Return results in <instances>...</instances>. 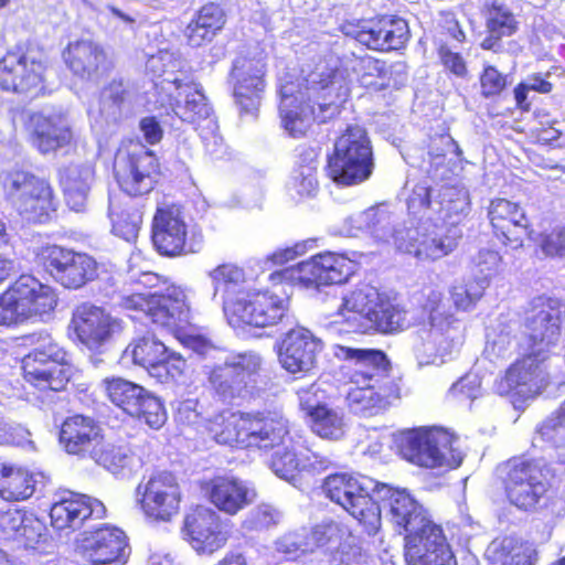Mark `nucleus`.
I'll use <instances>...</instances> for the list:
<instances>
[{
    "label": "nucleus",
    "mask_w": 565,
    "mask_h": 565,
    "mask_svg": "<svg viewBox=\"0 0 565 565\" xmlns=\"http://www.w3.org/2000/svg\"><path fill=\"white\" fill-rule=\"evenodd\" d=\"M399 451L409 462L425 468H457L463 459L458 438L441 429L406 433Z\"/></svg>",
    "instance_id": "ddd939ff"
},
{
    "label": "nucleus",
    "mask_w": 565,
    "mask_h": 565,
    "mask_svg": "<svg viewBox=\"0 0 565 565\" xmlns=\"http://www.w3.org/2000/svg\"><path fill=\"white\" fill-rule=\"evenodd\" d=\"M355 270V264L343 255L324 253L301 262L292 269V278L305 286L341 284Z\"/></svg>",
    "instance_id": "bb28decb"
},
{
    "label": "nucleus",
    "mask_w": 565,
    "mask_h": 565,
    "mask_svg": "<svg viewBox=\"0 0 565 565\" xmlns=\"http://www.w3.org/2000/svg\"><path fill=\"white\" fill-rule=\"evenodd\" d=\"M373 170V151L366 130L359 125L348 126L328 156L327 175L339 185L351 186L369 180Z\"/></svg>",
    "instance_id": "423d86ee"
},
{
    "label": "nucleus",
    "mask_w": 565,
    "mask_h": 565,
    "mask_svg": "<svg viewBox=\"0 0 565 565\" xmlns=\"http://www.w3.org/2000/svg\"><path fill=\"white\" fill-rule=\"evenodd\" d=\"M348 95L349 88L335 71L310 73L297 90L292 83L282 84L281 126L291 137H302L315 122H326L337 116Z\"/></svg>",
    "instance_id": "f03ea898"
},
{
    "label": "nucleus",
    "mask_w": 565,
    "mask_h": 565,
    "mask_svg": "<svg viewBox=\"0 0 565 565\" xmlns=\"http://www.w3.org/2000/svg\"><path fill=\"white\" fill-rule=\"evenodd\" d=\"M334 532L335 526L332 524L317 525L311 530H307V542L310 553L316 548L326 545L331 540Z\"/></svg>",
    "instance_id": "774afa93"
},
{
    "label": "nucleus",
    "mask_w": 565,
    "mask_h": 565,
    "mask_svg": "<svg viewBox=\"0 0 565 565\" xmlns=\"http://www.w3.org/2000/svg\"><path fill=\"white\" fill-rule=\"evenodd\" d=\"M423 295L427 321L415 333L413 352L419 365L443 363L462 345L463 326L440 288H424Z\"/></svg>",
    "instance_id": "7ed1b4c3"
},
{
    "label": "nucleus",
    "mask_w": 565,
    "mask_h": 565,
    "mask_svg": "<svg viewBox=\"0 0 565 565\" xmlns=\"http://www.w3.org/2000/svg\"><path fill=\"white\" fill-rule=\"evenodd\" d=\"M168 348L153 337H142L125 350V356L131 358L137 365L145 367L148 373L163 359Z\"/></svg>",
    "instance_id": "8fccbe9b"
},
{
    "label": "nucleus",
    "mask_w": 565,
    "mask_h": 565,
    "mask_svg": "<svg viewBox=\"0 0 565 565\" xmlns=\"http://www.w3.org/2000/svg\"><path fill=\"white\" fill-rule=\"evenodd\" d=\"M215 294L228 292L232 287L244 281V271L236 265L223 264L210 271Z\"/></svg>",
    "instance_id": "13d9d810"
},
{
    "label": "nucleus",
    "mask_w": 565,
    "mask_h": 565,
    "mask_svg": "<svg viewBox=\"0 0 565 565\" xmlns=\"http://www.w3.org/2000/svg\"><path fill=\"white\" fill-rule=\"evenodd\" d=\"M270 469L277 477L291 481L301 470V459L289 447L278 448L271 456Z\"/></svg>",
    "instance_id": "4d7b16f0"
},
{
    "label": "nucleus",
    "mask_w": 565,
    "mask_h": 565,
    "mask_svg": "<svg viewBox=\"0 0 565 565\" xmlns=\"http://www.w3.org/2000/svg\"><path fill=\"white\" fill-rule=\"evenodd\" d=\"M6 195L18 212L32 222H46L56 210L50 183L28 170L13 168L1 173Z\"/></svg>",
    "instance_id": "9d476101"
},
{
    "label": "nucleus",
    "mask_w": 565,
    "mask_h": 565,
    "mask_svg": "<svg viewBox=\"0 0 565 565\" xmlns=\"http://www.w3.org/2000/svg\"><path fill=\"white\" fill-rule=\"evenodd\" d=\"M433 192L428 186L417 185L407 201L408 211L430 216L438 214L439 218L447 220L469 209L468 192L465 189L443 186L434 199Z\"/></svg>",
    "instance_id": "a878e982"
},
{
    "label": "nucleus",
    "mask_w": 565,
    "mask_h": 565,
    "mask_svg": "<svg viewBox=\"0 0 565 565\" xmlns=\"http://www.w3.org/2000/svg\"><path fill=\"white\" fill-rule=\"evenodd\" d=\"M210 502L221 512L235 515L257 497L256 490L247 482L230 477H216L206 487Z\"/></svg>",
    "instance_id": "72a5a7b5"
},
{
    "label": "nucleus",
    "mask_w": 565,
    "mask_h": 565,
    "mask_svg": "<svg viewBox=\"0 0 565 565\" xmlns=\"http://www.w3.org/2000/svg\"><path fill=\"white\" fill-rule=\"evenodd\" d=\"M277 551L290 558L310 553L307 542V529H301L281 536L277 543Z\"/></svg>",
    "instance_id": "bf43d9fd"
},
{
    "label": "nucleus",
    "mask_w": 565,
    "mask_h": 565,
    "mask_svg": "<svg viewBox=\"0 0 565 565\" xmlns=\"http://www.w3.org/2000/svg\"><path fill=\"white\" fill-rule=\"evenodd\" d=\"M64 61L74 75L93 79L106 63L103 47L90 40L71 42L63 53Z\"/></svg>",
    "instance_id": "4c0bfd02"
},
{
    "label": "nucleus",
    "mask_w": 565,
    "mask_h": 565,
    "mask_svg": "<svg viewBox=\"0 0 565 565\" xmlns=\"http://www.w3.org/2000/svg\"><path fill=\"white\" fill-rule=\"evenodd\" d=\"M102 387L114 405L150 428L159 429L167 422L163 403L145 387L122 377H107L102 381Z\"/></svg>",
    "instance_id": "4468645a"
},
{
    "label": "nucleus",
    "mask_w": 565,
    "mask_h": 565,
    "mask_svg": "<svg viewBox=\"0 0 565 565\" xmlns=\"http://www.w3.org/2000/svg\"><path fill=\"white\" fill-rule=\"evenodd\" d=\"M460 236L456 227L434 223L423 214L417 225L411 222L395 228L393 244L418 262H436L457 248Z\"/></svg>",
    "instance_id": "6e6552de"
},
{
    "label": "nucleus",
    "mask_w": 565,
    "mask_h": 565,
    "mask_svg": "<svg viewBox=\"0 0 565 565\" xmlns=\"http://www.w3.org/2000/svg\"><path fill=\"white\" fill-rule=\"evenodd\" d=\"M380 484L364 476L334 473L324 479L323 491L372 534L379 529V509L375 491Z\"/></svg>",
    "instance_id": "1a4fd4ad"
},
{
    "label": "nucleus",
    "mask_w": 565,
    "mask_h": 565,
    "mask_svg": "<svg viewBox=\"0 0 565 565\" xmlns=\"http://www.w3.org/2000/svg\"><path fill=\"white\" fill-rule=\"evenodd\" d=\"M379 303L377 290L364 285L343 297L340 315L356 331L364 332L365 318H372Z\"/></svg>",
    "instance_id": "37998d69"
},
{
    "label": "nucleus",
    "mask_w": 565,
    "mask_h": 565,
    "mask_svg": "<svg viewBox=\"0 0 565 565\" xmlns=\"http://www.w3.org/2000/svg\"><path fill=\"white\" fill-rule=\"evenodd\" d=\"M224 309L236 322L265 328L281 321L288 312V299L273 292H252L234 301L224 300Z\"/></svg>",
    "instance_id": "5701e85b"
},
{
    "label": "nucleus",
    "mask_w": 565,
    "mask_h": 565,
    "mask_svg": "<svg viewBox=\"0 0 565 565\" xmlns=\"http://www.w3.org/2000/svg\"><path fill=\"white\" fill-rule=\"evenodd\" d=\"M183 539L200 555H212L223 548L231 536V525L207 507H196L185 514Z\"/></svg>",
    "instance_id": "aec40b11"
},
{
    "label": "nucleus",
    "mask_w": 565,
    "mask_h": 565,
    "mask_svg": "<svg viewBox=\"0 0 565 565\" xmlns=\"http://www.w3.org/2000/svg\"><path fill=\"white\" fill-rule=\"evenodd\" d=\"M108 216L116 236L127 242L137 238L142 224V212L131 199L120 201L109 198Z\"/></svg>",
    "instance_id": "c03bdc74"
},
{
    "label": "nucleus",
    "mask_w": 565,
    "mask_h": 565,
    "mask_svg": "<svg viewBox=\"0 0 565 565\" xmlns=\"http://www.w3.org/2000/svg\"><path fill=\"white\" fill-rule=\"evenodd\" d=\"M195 20L215 35L225 24V14L220 6L209 3L201 8Z\"/></svg>",
    "instance_id": "0e129e2a"
},
{
    "label": "nucleus",
    "mask_w": 565,
    "mask_h": 565,
    "mask_svg": "<svg viewBox=\"0 0 565 565\" xmlns=\"http://www.w3.org/2000/svg\"><path fill=\"white\" fill-rule=\"evenodd\" d=\"M57 297L53 288L31 275H22L0 296V326H11L53 311Z\"/></svg>",
    "instance_id": "f8f14e48"
},
{
    "label": "nucleus",
    "mask_w": 565,
    "mask_h": 565,
    "mask_svg": "<svg viewBox=\"0 0 565 565\" xmlns=\"http://www.w3.org/2000/svg\"><path fill=\"white\" fill-rule=\"evenodd\" d=\"M128 96L129 92L122 81H111L102 92L100 113L109 120H117Z\"/></svg>",
    "instance_id": "864d4df0"
},
{
    "label": "nucleus",
    "mask_w": 565,
    "mask_h": 565,
    "mask_svg": "<svg viewBox=\"0 0 565 565\" xmlns=\"http://www.w3.org/2000/svg\"><path fill=\"white\" fill-rule=\"evenodd\" d=\"M33 475L24 470L11 469L0 483V494L7 501H21L29 499L35 491Z\"/></svg>",
    "instance_id": "603ef678"
},
{
    "label": "nucleus",
    "mask_w": 565,
    "mask_h": 565,
    "mask_svg": "<svg viewBox=\"0 0 565 565\" xmlns=\"http://www.w3.org/2000/svg\"><path fill=\"white\" fill-rule=\"evenodd\" d=\"M169 87H163L171 90L173 86L178 92L177 102L172 105L174 114L183 121L205 124L211 117L212 109L206 103L205 96L190 83H184L179 77L167 78Z\"/></svg>",
    "instance_id": "ea45409f"
},
{
    "label": "nucleus",
    "mask_w": 565,
    "mask_h": 565,
    "mask_svg": "<svg viewBox=\"0 0 565 565\" xmlns=\"http://www.w3.org/2000/svg\"><path fill=\"white\" fill-rule=\"evenodd\" d=\"M540 246L546 256L565 255V228L554 230L542 236Z\"/></svg>",
    "instance_id": "338daca9"
},
{
    "label": "nucleus",
    "mask_w": 565,
    "mask_h": 565,
    "mask_svg": "<svg viewBox=\"0 0 565 565\" xmlns=\"http://www.w3.org/2000/svg\"><path fill=\"white\" fill-rule=\"evenodd\" d=\"M281 512L275 507L263 503L255 507L248 515L247 523L252 529H267L276 525L281 520Z\"/></svg>",
    "instance_id": "052dcab7"
},
{
    "label": "nucleus",
    "mask_w": 565,
    "mask_h": 565,
    "mask_svg": "<svg viewBox=\"0 0 565 565\" xmlns=\"http://www.w3.org/2000/svg\"><path fill=\"white\" fill-rule=\"evenodd\" d=\"M565 306L557 299L546 296L534 298L525 317V332L531 349L544 353L557 344L561 338Z\"/></svg>",
    "instance_id": "412c9836"
},
{
    "label": "nucleus",
    "mask_w": 565,
    "mask_h": 565,
    "mask_svg": "<svg viewBox=\"0 0 565 565\" xmlns=\"http://www.w3.org/2000/svg\"><path fill=\"white\" fill-rule=\"evenodd\" d=\"M32 145L41 152L49 153L68 145L73 130L67 114L58 110L34 113L29 119Z\"/></svg>",
    "instance_id": "cd10ccee"
},
{
    "label": "nucleus",
    "mask_w": 565,
    "mask_h": 565,
    "mask_svg": "<svg viewBox=\"0 0 565 565\" xmlns=\"http://www.w3.org/2000/svg\"><path fill=\"white\" fill-rule=\"evenodd\" d=\"M77 548L83 558L93 565L125 563L128 555L127 537L117 527H103L85 534Z\"/></svg>",
    "instance_id": "2f4dec72"
},
{
    "label": "nucleus",
    "mask_w": 565,
    "mask_h": 565,
    "mask_svg": "<svg viewBox=\"0 0 565 565\" xmlns=\"http://www.w3.org/2000/svg\"><path fill=\"white\" fill-rule=\"evenodd\" d=\"M61 185L64 190L66 204L75 212L86 209L87 196L94 180V168L90 163H72L60 172Z\"/></svg>",
    "instance_id": "a19ab883"
},
{
    "label": "nucleus",
    "mask_w": 565,
    "mask_h": 565,
    "mask_svg": "<svg viewBox=\"0 0 565 565\" xmlns=\"http://www.w3.org/2000/svg\"><path fill=\"white\" fill-rule=\"evenodd\" d=\"M311 427L313 433L326 439H339L344 435L343 414L327 405H317L311 411Z\"/></svg>",
    "instance_id": "3c124183"
},
{
    "label": "nucleus",
    "mask_w": 565,
    "mask_h": 565,
    "mask_svg": "<svg viewBox=\"0 0 565 565\" xmlns=\"http://www.w3.org/2000/svg\"><path fill=\"white\" fill-rule=\"evenodd\" d=\"M480 84L483 96H495L507 86V77L493 66H488L480 76Z\"/></svg>",
    "instance_id": "69168bd1"
},
{
    "label": "nucleus",
    "mask_w": 565,
    "mask_h": 565,
    "mask_svg": "<svg viewBox=\"0 0 565 565\" xmlns=\"http://www.w3.org/2000/svg\"><path fill=\"white\" fill-rule=\"evenodd\" d=\"M322 343L309 330L296 328L288 331L281 342L279 361L290 373L309 372L317 364Z\"/></svg>",
    "instance_id": "473e14b6"
},
{
    "label": "nucleus",
    "mask_w": 565,
    "mask_h": 565,
    "mask_svg": "<svg viewBox=\"0 0 565 565\" xmlns=\"http://www.w3.org/2000/svg\"><path fill=\"white\" fill-rule=\"evenodd\" d=\"M375 502L379 523L384 514L399 534H405L407 565H457L441 526L409 492L382 484L375 491Z\"/></svg>",
    "instance_id": "f257e3e1"
},
{
    "label": "nucleus",
    "mask_w": 565,
    "mask_h": 565,
    "mask_svg": "<svg viewBox=\"0 0 565 565\" xmlns=\"http://www.w3.org/2000/svg\"><path fill=\"white\" fill-rule=\"evenodd\" d=\"M263 358L254 351L227 356L222 364L207 372V383L213 393L223 402L231 403L258 394L265 388Z\"/></svg>",
    "instance_id": "0eeeda50"
},
{
    "label": "nucleus",
    "mask_w": 565,
    "mask_h": 565,
    "mask_svg": "<svg viewBox=\"0 0 565 565\" xmlns=\"http://www.w3.org/2000/svg\"><path fill=\"white\" fill-rule=\"evenodd\" d=\"M182 492L170 472H157L136 488V502L143 515L154 522H169L180 511Z\"/></svg>",
    "instance_id": "6ab92c4d"
},
{
    "label": "nucleus",
    "mask_w": 565,
    "mask_h": 565,
    "mask_svg": "<svg viewBox=\"0 0 565 565\" xmlns=\"http://www.w3.org/2000/svg\"><path fill=\"white\" fill-rule=\"evenodd\" d=\"M449 394L459 401H475L481 396V380L476 374H468L451 386Z\"/></svg>",
    "instance_id": "680f3d73"
},
{
    "label": "nucleus",
    "mask_w": 565,
    "mask_h": 565,
    "mask_svg": "<svg viewBox=\"0 0 565 565\" xmlns=\"http://www.w3.org/2000/svg\"><path fill=\"white\" fill-rule=\"evenodd\" d=\"M30 340L35 347L22 360L25 381L41 390L62 391L72 375L66 352L49 333L32 334Z\"/></svg>",
    "instance_id": "9b49d317"
},
{
    "label": "nucleus",
    "mask_w": 565,
    "mask_h": 565,
    "mask_svg": "<svg viewBox=\"0 0 565 565\" xmlns=\"http://www.w3.org/2000/svg\"><path fill=\"white\" fill-rule=\"evenodd\" d=\"M489 32L491 36L500 39L509 36L515 31V20L507 7L493 1L488 10Z\"/></svg>",
    "instance_id": "6e6d98bb"
},
{
    "label": "nucleus",
    "mask_w": 565,
    "mask_h": 565,
    "mask_svg": "<svg viewBox=\"0 0 565 565\" xmlns=\"http://www.w3.org/2000/svg\"><path fill=\"white\" fill-rule=\"evenodd\" d=\"M345 395L348 408L355 415L372 417L384 412L394 392L393 385L349 384Z\"/></svg>",
    "instance_id": "58836bf2"
},
{
    "label": "nucleus",
    "mask_w": 565,
    "mask_h": 565,
    "mask_svg": "<svg viewBox=\"0 0 565 565\" xmlns=\"http://www.w3.org/2000/svg\"><path fill=\"white\" fill-rule=\"evenodd\" d=\"M89 458L114 475L131 472L135 463V457L127 447L103 440L90 450Z\"/></svg>",
    "instance_id": "49530a36"
},
{
    "label": "nucleus",
    "mask_w": 565,
    "mask_h": 565,
    "mask_svg": "<svg viewBox=\"0 0 565 565\" xmlns=\"http://www.w3.org/2000/svg\"><path fill=\"white\" fill-rule=\"evenodd\" d=\"M38 257L54 280L68 289H78L98 276L97 262L86 253L46 245Z\"/></svg>",
    "instance_id": "f3484780"
},
{
    "label": "nucleus",
    "mask_w": 565,
    "mask_h": 565,
    "mask_svg": "<svg viewBox=\"0 0 565 565\" xmlns=\"http://www.w3.org/2000/svg\"><path fill=\"white\" fill-rule=\"evenodd\" d=\"M334 356L345 363L341 370L348 384L393 385L388 360L380 350L335 345Z\"/></svg>",
    "instance_id": "4be33fe9"
},
{
    "label": "nucleus",
    "mask_w": 565,
    "mask_h": 565,
    "mask_svg": "<svg viewBox=\"0 0 565 565\" xmlns=\"http://www.w3.org/2000/svg\"><path fill=\"white\" fill-rule=\"evenodd\" d=\"M345 225L347 234L350 236H358L360 233L366 232L376 239L387 243H393L396 228L392 216L379 209H369L351 215L347 218Z\"/></svg>",
    "instance_id": "79ce46f5"
},
{
    "label": "nucleus",
    "mask_w": 565,
    "mask_h": 565,
    "mask_svg": "<svg viewBox=\"0 0 565 565\" xmlns=\"http://www.w3.org/2000/svg\"><path fill=\"white\" fill-rule=\"evenodd\" d=\"M158 362L156 367L150 371V376L156 377L161 383L180 382L183 379L186 362L180 354L167 349L163 359Z\"/></svg>",
    "instance_id": "5fc2aeb1"
},
{
    "label": "nucleus",
    "mask_w": 565,
    "mask_h": 565,
    "mask_svg": "<svg viewBox=\"0 0 565 565\" xmlns=\"http://www.w3.org/2000/svg\"><path fill=\"white\" fill-rule=\"evenodd\" d=\"M265 64L262 58L239 56L231 73L234 97L242 110L253 114L258 109L260 95L265 88Z\"/></svg>",
    "instance_id": "c85d7f7f"
},
{
    "label": "nucleus",
    "mask_w": 565,
    "mask_h": 565,
    "mask_svg": "<svg viewBox=\"0 0 565 565\" xmlns=\"http://www.w3.org/2000/svg\"><path fill=\"white\" fill-rule=\"evenodd\" d=\"M409 324L407 312L397 305L379 302L372 318H365L364 332L371 330L390 333L403 330Z\"/></svg>",
    "instance_id": "09e8293b"
},
{
    "label": "nucleus",
    "mask_w": 565,
    "mask_h": 565,
    "mask_svg": "<svg viewBox=\"0 0 565 565\" xmlns=\"http://www.w3.org/2000/svg\"><path fill=\"white\" fill-rule=\"evenodd\" d=\"M114 172L121 190L130 196L149 193L158 177L154 154L141 145H131L118 150Z\"/></svg>",
    "instance_id": "a211bd4d"
},
{
    "label": "nucleus",
    "mask_w": 565,
    "mask_h": 565,
    "mask_svg": "<svg viewBox=\"0 0 565 565\" xmlns=\"http://www.w3.org/2000/svg\"><path fill=\"white\" fill-rule=\"evenodd\" d=\"M489 217L497 235H501L503 243L510 244L512 248L521 247L524 237L530 235L529 220L524 210L516 203L505 199L492 201Z\"/></svg>",
    "instance_id": "f704fd0d"
},
{
    "label": "nucleus",
    "mask_w": 565,
    "mask_h": 565,
    "mask_svg": "<svg viewBox=\"0 0 565 565\" xmlns=\"http://www.w3.org/2000/svg\"><path fill=\"white\" fill-rule=\"evenodd\" d=\"M46 60L42 52H8L0 60V88L7 92L38 97L44 90Z\"/></svg>",
    "instance_id": "2eb2a0df"
},
{
    "label": "nucleus",
    "mask_w": 565,
    "mask_h": 565,
    "mask_svg": "<svg viewBox=\"0 0 565 565\" xmlns=\"http://www.w3.org/2000/svg\"><path fill=\"white\" fill-rule=\"evenodd\" d=\"M408 39V25L404 19L382 17L367 29L358 32L356 40L371 50H397Z\"/></svg>",
    "instance_id": "e433bc0d"
},
{
    "label": "nucleus",
    "mask_w": 565,
    "mask_h": 565,
    "mask_svg": "<svg viewBox=\"0 0 565 565\" xmlns=\"http://www.w3.org/2000/svg\"><path fill=\"white\" fill-rule=\"evenodd\" d=\"M205 150L212 156H218L223 149V138L217 132L215 119H207L205 124H199L196 127Z\"/></svg>",
    "instance_id": "e2e57ef3"
},
{
    "label": "nucleus",
    "mask_w": 565,
    "mask_h": 565,
    "mask_svg": "<svg viewBox=\"0 0 565 565\" xmlns=\"http://www.w3.org/2000/svg\"><path fill=\"white\" fill-rule=\"evenodd\" d=\"M152 242L157 250L166 256L198 253L201 238L186 239V225L175 206L159 207L152 223Z\"/></svg>",
    "instance_id": "b1692460"
},
{
    "label": "nucleus",
    "mask_w": 565,
    "mask_h": 565,
    "mask_svg": "<svg viewBox=\"0 0 565 565\" xmlns=\"http://www.w3.org/2000/svg\"><path fill=\"white\" fill-rule=\"evenodd\" d=\"M102 440L100 428L90 417L75 415L67 417L60 430V441L66 452L89 457L90 450Z\"/></svg>",
    "instance_id": "c9c22d12"
},
{
    "label": "nucleus",
    "mask_w": 565,
    "mask_h": 565,
    "mask_svg": "<svg viewBox=\"0 0 565 565\" xmlns=\"http://www.w3.org/2000/svg\"><path fill=\"white\" fill-rule=\"evenodd\" d=\"M317 170V151L312 148L301 149L288 181L289 191L301 198L313 196L319 189Z\"/></svg>",
    "instance_id": "a18cd8bd"
},
{
    "label": "nucleus",
    "mask_w": 565,
    "mask_h": 565,
    "mask_svg": "<svg viewBox=\"0 0 565 565\" xmlns=\"http://www.w3.org/2000/svg\"><path fill=\"white\" fill-rule=\"evenodd\" d=\"M104 514L102 502L66 490L55 494L50 511L52 526L58 531L77 530L89 516L102 518Z\"/></svg>",
    "instance_id": "c756f323"
},
{
    "label": "nucleus",
    "mask_w": 565,
    "mask_h": 565,
    "mask_svg": "<svg viewBox=\"0 0 565 565\" xmlns=\"http://www.w3.org/2000/svg\"><path fill=\"white\" fill-rule=\"evenodd\" d=\"M531 349V353L516 361L497 382V392L507 395L515 391L519 395L537 394L546 385L543 362L545 356Z\"/></svg>",
    "instance_id": "7c9ffc66"
},
{
    "label": "nucleus",
    "mask_w": 565,
    "mask_h": 565,
    "mask_svg": "<svg viewBox=\"0 0 565 565\" xmlns=\"http://www.w3.org/2000/svg\"><path fill=\"white\" fill-rule=\"evenodd\" d=\"M120 306L127 310L141 311L153 323L175 330L182 344L199 355L205 356L216 350L207 338L182 331L184 327L190 324L192 315L188 297L180 287L169 286L162 294L137 291L124 296Z\"/></svg>",
    "instance_id": "20e7f679"
},
{
    "label": "nucleus",
    "mask_w": 565,
    "mask_h": 565,
    "mask_svg": "<svg viewBox=\"0 0 565 565\" xmlns=\"http://www.w3.org/2000/svg\"><path fill=\"white\" fill-rule=\"evenodd\" d=\"M503 484L511 504L520 510L533 509L547 491L543 467L534 460L515 458L504 465Z\"/></svg>",
    "instance_id": "dca6fc26"
},
{
    "label": "nucleus",
    "mask_w": 565,
    "mask_h": 565,
    "mask_svg": "<svg viewBox=\"0 0 565 565\" xmlns=\"http://www.w3.org/2000/svg\"><path fill=\"white\" fill-rule=\"evenodd\" d=\"M491 565H534L531 552L513 537L493 541L487 550Z\"/></svg>",
    "instance_id": "de8ad7c7"
},
{
    "label": "nucleus",
    "mask_w": 565,
    "mask_h": 565,
    "mask_svg": "<svg viewBox=\"0 0 565 565\" xmlns=\"http://www.w3.org/2000/svg\"><path fill=\"white\" fill-rule=\"evenodd\" d=\"M209 431L221 445L267 449L285 443L289 436V423L277 409L223 413L211 422Z\"/></svg>",
    "instance_id": "39448f33"
},
{
    "label": "nucleus",
    "mask_w": 565,
    "mask_h": 565,
    "mask_svg": "<svg viewBox=\"0 0 565 565\" xmlns=\"http://www.w3.org/2000/svg\"><path fill=\"white\" fill-rule=\"evenodd\" d=\"M72 327L83 344L96 350L122 331V321L100 307L82 303L74 310Z\"/></svg>",
    "instance_id": "393cba45"
}]
</instances>
